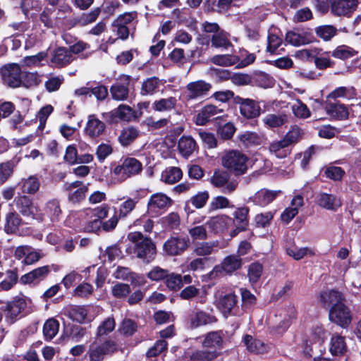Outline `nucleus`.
Returning <instances> with one entry per match:
<instances>
[{
  "label": "nucleus",
  "mask_w": 361,
  "mask_h": 361,
  "mask_svg": "<svg viewBox=\"0 0 361 361\" xmlns=\"http://www.w3.org/2000/svg\"><path fill=\"white\" fill-rule=\"evenodd\" d=\"M127 238L129 243L126 246V252L128 254L135 255L145 263H149L154 259L157 249L150 238L145 237L140 232L130 233Z\"/></svg>",
  "instance_id": "f257e3e1"
},
{
  "label": "nucleus",
  "mask_w": 361,
  "mask_h": 361,
  "mask_svg": "<svg viewBox=\"0 0 361 361\" xmlns=\"http://www.w3.org/2000/svg\"><path fill=\"white\" fill-rule=\"evenodd\" d=\"M221 166L235 177L243 176L249 169L248 157L238 149L226 151L221 157Z\"/></svg>",
  "instance_id": "f03ea898"
},
{
  "label": "nucleus",
  "mask_w": 361,
  "mask_h": 361,
  "mask_svg": "<svg viewBox=\"0 0 361 361\" xmlns=\"http://www.w3.org/2000/svg\"><path fill=\"white\" fill-rule=\"evenodd\" d=\"M31 302V299L23 295H18L8 302L4 310L6 322L13 324L24 314L27 313Z\"/></svg>",
  "instance_id": "7ed1b4c3"
},
{
  "label": "nucleus",
  "mask_w": 361,
  "mask_h": 361,
  "mask_svg": "<svg viewBox=\"0 0 361 361\" xmlns=\"http://www.w3.org/2000/svg\"><path fill=\"white\" fill-rule=\"evenodd\" d=\"M142 171V164L140 161L133 157H128L114 169L112 174L117 181L123 182L131 176L140 174Z\"/></svg>",
  "instance_id": "20e7f679"
},
{
  "label": "nucleus",
  "mask_w": 361,
  "mask_h": 361,
  "mask_svg": "<svg viewBox=\"0 0 361 361\" xmlns=\"http://www.w3.org/2000/svg\"><path fill=\"white\" fill-rule=\"evenodd\" d=\"M211 184L226 195H231L235 191L238 186V181L231 179L229 172L224 170L216 169L210 178Z\"/></svg>",
  "instance_id": "39448f33"
},
{
  "label": "nucleus",
  "mask_w": 361,
  "mask_h": 361,
  "mask_svg": "<svg viewBox=\"0 0 361 361\" xmlns=\"http://www.w3.org/2000/svg\"><path fill=\"white\" fill-rule=\"evenodd\" d=\"M0 75L4 85L11 88H16L22 85V71L16 63L8 64L0 70Z\"/></svg>",
  "instance_id": "423d86ee"
},
{
  "label": "nucleus",
  "mask_w": 361,
  "mask_h": 361,
  "mask_svg": "<svg viewBox=\"0 0 361 361\" xmlns=\"http://www.w3.org/2000/svg\"><path fill=\"white\" fill-rule=\"evenodd\" d=\"M190 240L186 237L171 236L163 245V250L169 256L182 255L189 247Z\"/></svg>",
  "instance_id": "0eeeda50"
},
{
  "label": "nucleus",
  "mask_w": 361,
  "mask_h": 361,
  "mask_svg": "<svg viewBox=\"0 0 361 361\" xmlns=\"http://www.w3.org/2000/svg\"><path fill=\"white\" fill-rule=\"evenodd\" d=\"M16 209L23 216L32 219H40L38 207L33 203L31 198L25 195H19L14 200Z\"/></svg>",
  "instance_id": "6e6552de"
},
{
  "label": "nucleus",
  "mask_w": 361,
  "mask_h": 361,
  "mask_svg": "<svg viewBox=\"0 0 361 361\" xmlns=\"http://www.w3.org/2000/svg\"><path fill=\"white\" fill-rule=\"evenodd\" d=\"M329 317L332 322L343 328L347 327L352 320L350 311L343 302L329 309Z\"/></svg>",
  "instance_id": "1a4fd4ad"
},
{
  "label": "nucleus",
  "mask_w": 361,
  "mask_h": 361,
  "mask_svg": "<svg viewBox=\"0 0 361 361\" xmlns=\"http://www.w3.org/2000/svg\"><path fill=\"white\" fill-rule=\"evenodd\" d=\"M226 116L223 109L212 104L204 106L197 114L195 123L197 125L203 126L211 120L223 118Z\"/></svg>",
  "instance_id": "9d476101"
},
{
  "label": "nucleus",
  "mask_w": 361,
  "mask_h": 361,
  "mask_svg": "<svg viewBox=\"0 0 361 361\" xmlns=\"http://www.w3.org/2000/svg\"><path fill=\"white\" fill-rule=\"evenodd\" d=\"M134 16L133 13H125L114 20L112 31L118 36V39L125 40L128 37L130 31L127 25L133 20Z\"/></svg>",
  "instance_id": "9b49d317"
},
{
  "label": "nucleus",
  "mask_w": 361,
  "mask_h": 361,
  "mask_svg": "<svg viewBox=\"0 0 361 361\" xmlns=\"http://www.w3.org/2000/svg\"><path fill=\"white\" fill-rule=\"evenodd\" d=\"M235 102L240 105V114L244 117L254 118L260 115L261 107L257 102L251 99H244L238 96L235 98Z\"/></svg>",
  "instance_id": "f8f14e48"
},
{
  "label": "nucleus",
  "mask_w": 361,
  "mask_h": 361,
  "mask_svg": "<svg viewBox=\"0 0 361 361\" xmlns=\"http://www.w3.org/2000/svg\"><path fill=\"white\" fill-rule=\"evenodd\" d=\"M50 272V266L44 265L39 267L23 275L20 278L19 281L23 285L37 284L44 280Z\"/></svg>",
  "instance_id": "ddd939ff"
},
{
  "label": "nucleus",
  "mask_w": 361,
  "mask_h": 361,
  "mask_svg": "<svg viewBox=\"0 0 361 361\" xmlns=\"http://www.w3.org/2000/svg\"><path fill=\"white\" fill-rule=\"evenodd\" d=\"M219 352L207 350L189 348L185 352V356L188 361H214L219 355Z\"/></svg>",
  "instance_id": "4468645a"
},
{
  "label": "nucleus",
  "mask_w": 361,
  "mask_h": 361,
  "mask_svg": "<svg viewBox=\"0 0 361 361\" xmlns=\"http://www.w3.org/2000/svg\"><path fill=\"white\" fill-rule=\"evenodd\" d=\"M212 88V85L204 80H197L189 82L186 87L187 98L196 99L202 98L207 94Z\"/></svg>",
  "instance_id": "2eb2a0df"
},
{
  "label": "nucleus",
  "mask_w": 361,
  "mask_h": 361,
  "mask_svg": "<svg viewBox=\"0 0 361 361\" xmlns=\"http://www.w3.org/2000/svg\"><path fill=\"white\" fill-rule=\"evenodd\" d=\"M224 333L222 331H210L202 336V346L207 350L219 352L223 348Z\"/></svg>",
  "instance_id": "dca6fc26"
},
{
  "label": "nucleus",
  "mask_w": 361,
  "mask_h": 361,
  "mask_svg": "<svg viewBox=\"0 0 361 361\" xmlns=\"http://www.w3.org/2000/svg\"><path fill=\"white\" fill-rule=\"evenodd\" d=\"M331 12L336 16H348L358 5L357 0H330Z\"/></svg>",
  "instance_id": "f3484780"
},
{
  "label": "nucleus",
  "mask_w": 361,
  "mask_h": 361,
  "mask_svg": "<svg viewBox=\"0 0 361 361\" xmlns=\"http://www.w3.org/2000/svg\"><path fill=\"white\" fill-rule=\"evenodd\" d=\"M66 191L68 192V197L73 202H79L82 200L88 190V184H83L81 181L76 180L64 185Z\"/></svg>",
  "instance_id": "a211bd4d"
},
{
  "label": "nucleus",
  "mask_w": 361,
  "mask_h": 361,
  "mask_svg": "<svg viewBox=\"0 0 361 361\" xmlns=\"http://www.w3.org/2000/svg\"><path fill=\"white\" fill-rule=\"evenodd\" d=\"M316 199L317 204L327 210L336 211L342 205L340 197L333 194L320 192Z\"/></svg>",
  "instance_id": "6ab92c4d"
},
{
  "label": "nucleus",
  "mask_w": 361,
  "mask_h": 361,
  "mask_svg": "<svg viewBox=\"0 0 361 361\" xmlns=\"http://www.w3.org/2000/svg\"><path fill=\"white\" fill-rule=\"evenodd\" d=\"M237 296L234 293H229L221 297L218 301L217 307L225 317L229 315H237L233 310L237 305Z\"/></svg>",
  "instance_id": "aec40b11"
},
{
  "label": "nucleus",
  "mask_w": 361,
  "mask_h": 361,
  "mask_svg": "<svg viewBox=\"0 0 361 361\" xmlns=\"http://www.w3.org/2000/svg\"><path fill=\"white\" fill-rule=\"evenodd\" d=\"M229 219L226 214H219L210 217L206 221V225L214 233H222L228 229Z\"/></svg>",
  "instance_id": "412c9836"
},
{
  "label": "nucleus",
  "mask_w": 361,
  "mask_h": 361,
  "mask_svg": "<svg viewBox=\"0 0 361 361\" xmlns=\"http://www.w3.org/2000/svg\"><path fill=\"white\" fill-rule=\"evenodd\" d=\"M105 128V123L92 114L88 116L85 132L91 137H97L104 133Z\"/></svg>",
  "instance_id": "4be33fe9"
},
{
  "label": "nucleus",
  "mask_w": 361,
  "mask_h": 361,
  "mask_svg": "<svg viewBox=\"0 0 361 361\" xmlns=\"http://www.w3.org/2000/svg\"><path fill=\"white\" fill-rule=\"evenodd\" d=\"M73 59V55L68 49L59 47L53 51L50 61L53 66L61 68L69 64Z\"/></svg>",
  "instance_id": "5701e85b"
},
{
  "label": "nucleus",
  "mask_w": 361,
  "mask_h": 361,
  "mask_svg": "<svg viewBox=\"0 0 361 361\" xmlns=\"http://www.w3.org/2000/svg\"><path fill=\"white\" fill-rule=\"evenodd\" d=\"M18 186L24 195H35L39 190V178L36 175H32L27 178H23L18 183Z\"/></svg>",
  "instance_id": "b1692460"
},
{
  "label": "nucleus",
  "mask_w": 361,
  "mask_h": 361,
  "mask_svg": "<svg viewBox=\"0 0 361 361\" xmlns=\"http://www.w3.org/2000/svg\"><path fill=\"white\" fill-rule=\"evenodd\" d=\"M319 300L324 307L329 308L343 302L344 298L340 292L332 289L321 292Z\"/></svg>",
  "instance_id": "393cba45"
},
{
  "label": "nucleus",
  "mask_w": 361,
  "mask_h": 361,
  "mask_svg": "<svg viewBox=\"0 0 361 361\" xmlns=\"http://www.w3.org/2000/svg\"><path fill=\"white\" fill-rule=\"evenodd\" d=\"M243 341L247 350L255 354H264L269 351V345L259 339L253 338L250 335H245Z\"/></svg>",
  "instance_id": "a878e982"
},
{
  "label": "nucleus",
  "mask_w": 361,
  "mask_h": 361,
  "mask_svg": "<svg viewBox=\"0 0 361 361\" xmlns=\"http://www.w3.org/2000/svg\"><path fill=\"white\" fill-rule=\"evenodd\" d=\"M123 84L116 83L112 85L110 88V92L112 98L117 101L126 100L128 97L129 90L128 85L130 81V77L124 75L122 77Z\"/></svg>",
  "instance_id": "bb28decb"
},
{
  "label": "nucleus",
  "mask_w": 361,
  "mask_h": 361,
  "mask_svg": "<svg viewBox=\"0 0 361 361\" xmlns=\"http://www.w3.org/2000/svg\"><path fill=\"white\" fill-rule=\"evenodd\" d=\"M289 115L285 113L268 114L262 118V123L268 128H278L286 124Z\"/></svg>",
  "instance_id": "cd10ccee"
},
{
  "label": "nucleus",
  "mask_w": 361,
  "mask_h": 361,
  "mask_svg": "<svg viewBox=\"0 0 361 361\" xmlns=\"http://www.w3.org/2000/svg\"><path fill=\"white\" fill-rule=\"evenodd\" d=\"M218 245V240H204L201 243H197L195 245L192 254L200 257H207L216 251Z\"/></svg>",
  "instance_id": "c85d7f7f"
},
{
  "label": "nucleus",
  "mask_w": 361,
  "mask_h": 361,
  "mask_svg": "<svg viewBox=\"0 0 361 361\" xmlns=\"http://www.w3.org/2000/svg\"><path fill=\"white\" fill-rule=\"evenodd\" d=\"M216 322V319L214 316L203 311H197L190 317V326L192 329L212 324Z\"/></svg>",
  "instance_id": "c756f323"
},
{
  "label": "nucleus",
  "mask_w": 361,
  "mask_h": 361,
  "mask_svg": "<svg viewBox=\"0 0 361 361\" xmlns=\"http://www.w3.org/2000/svg\"><path fill=\"white\" fill-rule=\"evenodd\" d=\"M313 38V36L308 32L299 33L290 31L287 32L285 39L288 43L295 47H299L312 42Z\"/></svg>",
  "instance_id": "7c9ffc66"
},
{
  "label": "nucleus",
  "mask_w": 361,
  "mask_h": 361,
  "mask_svg": "<svg viewBox=\"0 0 361 361\" xmlns=\"http://www.w3.org/2000/svg\"><path fill=\"white\" fill-rule=\"evenodd\" d=\"M291 206L286 208L281 214V218L282 221L288 223L298 213V209L303 206V197L298 195L291 200Z\"/></svg>",
  "instance_id": "2f4dec72"
},
{
  "label": "nucleus",
  "mask_w": 361,
  "mask_h": 361,
  "mask_svg": "<svg viewBox=\"0 0 361 361\" xmlns=\"http://www.w3.org/2000/svg\"><path fill=\"white\" fill-rule=\"evenodd\" d=\"M177 103L178 99L174 97L160 98L153 102L152 109L157 112H169L176 109Z\"/></svg>",
  "instance_id": "473e14b6"
},
{
  "label": "nucleus",
  "mask_w": 361,
  "mask_h": 361,
  "mask_svg": "<svg viewBox=\"0 0 361 361\" xmlns=\"http://www.w3.org/2000/svg\"><path fill=\"white\" fill-rule=\"evenodd\" d=\"M172 200L163 193H156L151 196L148 202L149 209H164L171 205Z\"/></svg>",
  "instance_id": "72a5a7b5"
},
{
  "label": "nucleus",
  "mask_w": 361,
  "mask_h": 361,
  "mask_svg": "<svg viewBox=\"0 0 361 361\" xmlns=\"http://www.w3.org/2000/svg\"><path fill=\"white\" fill-rule=\"evenodd\" d=\"M142 111L139 114L135 111L130 106L121 104L115 110V116L122 121L130 122L137 119L142 116Z\"/></svg>",
  "instance_id": "f704fd0d"
},
{
  "label": "nucleus",
  "mask_w": 361,
  "mask_h": 361,
  "mask_svg": "<svg viewBox=\"0 0 361 361\" xmlns=\"http://www.w3.org/2000/svg\"><path fill=\"white\" fill-rule=\"evenodd\" d=\"M249 208L247 207H238L233 212V223L238 226L240 230H246L248 226Z\"/></svg>",
  "instance_id": "c9c22d12"
},
{
  "label": "nucleus",
  "mask_w": 361,
  "mask_h": 361,
  "mask_svg": "<svg viewBox=\"0 0 361 361\" xmlns=\"http://www.w3.org/2000/svg\"><path fill=\"white\" fill-rule=\"evenodd\" d=\"M211 44L212 47L224 49H227L233 46L230 41V35L223 30L212 35Z\"/></svg>",
  "instance_id": "e433bc0d"
},
{
  "label": "nucleus",
  "mask_w": 361,
  "mask_h": 361,
  "mask_svg": "<svg viewBox=\"0 0 361 361\" xmlns=\"http://www.w3.org/2000/svg\"><path fill=\"white\" fill-rule=\"evenodd\" d=\"M289 145L283 138L279 140H274L269 145V150L274 154L277 158H285L289 154L290 152L288 149Z\"/></svg>",
  "instance_id": "4c0bfd02"
},
{
  "label": "nucleus",
  "mask_w": 361,
  "mask_h": 361,
  "mask_svg": "<svg viewBox=\"0 0 361 361\" xmlns=\"http://www.w3.org/2000/svg\"><path fill=\"white\" fill-rule=\"evenodd\" d=\"M178 149L185 157L190 156L196 149V142L190 136H183L178 141Z\"/></svg>",
  "instance_id": "58836bf2"
},
{
  "label": "nucleus",
  "mask_w": 361,
  "mask_h": 361,
  "mask_svg": "<svg viewBox=\"0 0 361 361\" xmlns=\"http://www.w3.org/2000/svg\"><path fill=\"white\" fill-rule=\"evenodd\" d=\"M139 135V129L133 126H129L121 130L118 137V140L123 146H128L130 145Z\"/></svg>",
  "instance_id": "ea45409f"
},
{
  "label": "nucleus",
  "mask_w": 361,
  "mask_h": 361,
  "mask_svg": "<svg viewBox=\"0 0 361 361\" xmlns=\"http://www.w3.org/2000/svg\"><path fill=\"white\" fill-rule=\"evenodd\" d=\"M233 207L234 205L226 197L217 195L211 200L208 207V212L212 213L217 210Z\"/></svg>",
  "instance_id": "a19ab883"
},
{
  "label": "nucleus",
  "mask_w": 361,
  "mask_h": 361,
  "mask_svg": "<svg viewBox=\"0 0 361 361\" xmlns=\"http://www.w3.org/2000/svg\"><path fill=\"white\" fill-rule=\"evenodd\" d=\"M160 85V80L158 78H149L142 82L140 94L143 96L152 95L157 92Z\"/></svg>",
  "instance_id": "79ce46f5"
},
{
  "label": "nucleus",
  "mask_w": 361,
  "mask_h": 361,
  "mask_svg": "<svg viewBox=\"0 0 361 361\" xmlns=\"http://www.w3.org/2000/svg\"><path fill=\"white\" fill-rule=\"evenodd\" d=\"M278 192L260 190L253 197V202L256 204L265 206L271 202L277 196Z\"/></svg>",
  "instance_id": "37998d69"
},
{
  "label": "nucleus",
  "mask_w": 361,
  "mask_h": 361,
  "mask_svg": "<svg viewBox=\"0 0 361 361\" xmlns=\"http://www.w3.org/2000/svg\"><path fill=\"white\" fill-rule=\"evenodd\" d=\"M182 171L179 168L171 166L162 172L161 180L168 184H174L182 178Z\"/></svg>",
  "instance_id": "c03bdc74"
},
{
  "label": "nucleus",
  "mask_w": 361,
  "mask_h": 361,
  "mask_svg": "<svg viewBox=\"0 0 361 361\" xmlns=\"http://www.w3.org/2000/svg\"><path fill=\"white\" fill-rule=\"evenodd\" d=\"M242 265V259L238 255H229L226 257L222 264L221 267L223 270L228 273L231 274L233 271L238 270L241 267Z\"/></svg>",
  "instance_id": "a18cd8bd"
},
{
  "label": "nucleus",
  "mask_w": 361,
  "mask_h": 361,
  "mask_svg": "<svg viewBox=\"0 0 361 361\" xmlns=\"http://www.w3.org/2000/svg\"><path fill=\"white\" fill-rule=\"evenodd\" d=\"M210 61L217 66H231L236 65L239 61V58L236 55L233 54H219L212 56Z\"/></svg>",
  "instance_id": "49530a36"
},
{
  "label": "nucleus",
  "mask_w": 361,
  "mask_h": 361,
  "mask_svg": "<svg viewBox=\"0 0 361 361\" xmlns=\"http://www.w3.org/2000/svg\"><path fill=\"white\" fill-rule=\"evenodd\" d=\"M304 130L299 126H292L283 137L290 146L300 142L304 136Z\"/></svg>",
  "instance_id": "de8ad7c7"
},
{
  "label": "nucleus",
  "mask_w": 361,
  "mask_h": 361,
  "mask_svg": "<svg viewBox=\"0 0 361 361\" xmlns=\"http://www.w3.org/2000/svg\"><path fill=\"white\" fill-rule=\"evenodd\" d=\"M44 210L51 221H59V216L61 214V209L58 200L53 199L48 201L46 203Z\"/></svg>",
  "instance_id": "09e8293b"
},
{
  "label": "nucleus",
  "mask_w": 361,
  "mask_h": 361,
  "mask_svg": "<svg viewBox=\"0 0 361 361\" xmlns=\"http://www.w3.org/2000/svg\"><path fill=\"white\" fill-rule=\"evenodd\" d=\"M329 350L333 355H343L346 350L344 338L337 334L333 336L330 341Z\"/></svg>",
  "instance_id": "8fccbe9b"
},
{
  "label": "nucleus",
  "mask_w": 361,
  "mask_h": 361,
  "mask_svg": "<svg viewBox=\"0 0 361 361\" xmlns=\"http://www.w3.org/2000/svg\"><path fill=\"white\" fill-rule=\"evenodd\" d=\"M327 112L330 116L338 120L347 119L349 116L348 108L345 105L341 104H329Z\"/></svg>",
  "instance_id": "3c124183"
},
{
  "label": "nucleus",
  "mask_w": 361,
  "mask_h": 361,
  "mask_svg": "<svg viewBox=\"0 0 361 361\" xmlns=\"http://www.w3.org/2000/svg\"><path fill=\"white\" fill-rule=\"evenodd\" d=\"M59 323L55 319H49L43 326V334L46 340L50 341L58 334Z\"/></svg>",
  "instance_id": "603ef678"
},
{
  "label": "nucleus",
  "mask_w": 361,
  "mask_h": 361,
  "mask_svg": "<svg viewBox=\"0 0 361 361\" xmlns=\"http://www.w3.org/2000/svg\"><path fill=\"white\" fill-rule=\"evenodd\" d=\"M137 204L136 199L128 197L119 205L118 213L120 219L127 218L135 209Z\"/></svg>",
  "instance_id": "864d4df0"
},
{
  "label": "nucleus",
  "mask_w": 361,
  "mask_h": 361,
  "mask_svg": "<svg viewBox=\"0 0 361 361\" xmlns=\"http://www.w3.org/2000/svg\"><path fill=\"white\" fill-rule=\"evenodd\" d=\"M21 219L16 212H10L6 216V223L4 227L7 233L16 232L21 224Z\"/></svg>",
  "instance_id": "5fc2aeb1"
},
{
  "label": "nucleus",
  "mask_w": 361,
  "mask_h": 361,
  "mask_svg": "<svg viewBox=\"0 0 361 361\" xmlns=\"http://www.w3.org/2000/svg\"><path fill=\"white\" fill-rule=\"evenodd\" d=\"M188 233L193 241L206 240L208 238L207 225L194 226L188 229Z\"/></svg>",
  "instance_id": "6e6d98bb"
},
{
  "label": "nucleus",
  "mask_w": 361,
  "mask_h": 361,
  "mask_svg": "<svg viewBox=\"0 0 361 361\" xmlns=\"http://www.w3.org/2000/svg\"><path fill=\"white\" fill-rule=\"evenodd\" d=\"M18 279L16 270H8L6 279L0 282V292L11 290L17 283Z\"/></svg>",
  "instance_id": "4d7b16f0"
},
{
  "label": "nucleus",
  "mask_w": 361,
  "mask_h": 361,
  "mask_svg": "<svg viewBox=\"0 0 361 361\" xmlns=\"http://www.w3.org/2000/svg\"><path fill=\"white\" fill-rule=\"evenodd\" d=\"M209 198V193L207 190L200 191L192 196L188 202L191 203L196 209H202L206 205Z\"/></svg>",
  "instance_id": "13d9d810"
},
{
  "label": "nucleus",
  "mask_w": 361,
  "mask_h": 361,
  "mask_svg": "<svg viewBox=\"0 0 361 361\" xmlns=\"http://www.w3.org/2000/svg\"><path fill=\"white\" fill-rule=\"evenodd\" d=\"M317 35L324 41H329L337 33V29L333 25H325L315 28Z\"/></svg>",
  "instance_id": "bf43d9fd"
},
{
  "label": "nucleus",
  "mask_w": 361,
  "mask_h": 361,
  "mask_svg": "<svg viewBox=\"0 0 361 361\" xmlns=\"http://www.w3.org/2000/svg\"><path fill=\"white\" fill-rule=\"evenodd\" d=\"M357 53L356 51L350 47L341 45L332 51L331 55L336 59L345 60L355 56Z\"/></svg>",
  "instance_id": "052dcab7"
},
{
  "label": "nucleus",
  "mask_w": 361,
  "mask_h": 361,
  "mask_svg": "<svg viewBox=\"0 0 361 361\" xmlns=\"http://www.w3.org/2000/svg\"><path fill=\"white\" fill-rule=\"evenodd\" d=\"M239 140L245 147H250L252 145H258L261 143L260 137L255 133L245 132L238 135Z\"/></svg>",
  "instance_id": "680f3d73"
},
{
  "label": "nucleus",
  "mask_w": 361,
  "mask_h": 361,
  "mask_svg": "<svg viewBox=\"0 0 361 361\" xmlns=\"http://www.w3.org/2000/svg\"><path fill=\"white\" fill-rule=\"evenodd\" d=\"M137 330V324L130 319H124L118 329L119 332L125 336H132Z\"/></svg>",
  "instance_id": "e2e57ef3"
},
{
  "label": "nucleus",
  "mask_w": 361,
  "mask_h": 361,
  "mask_svg": "<svg viewBox=\"0 0 361 361\" xmlns=\"http://www.w3.org/2000/svg\"><path fill=\"white\" fill-rule=\"evenodd\" d=\"M239 61L236 63V67L241 68L252 64L256 59V56L253 53H249L247 50L243 49L240 51Z\"/></svg>",
  "instance_id": "0e129e2a"
},
{
  "label": "nucleus",
  "mask_w": 361,
  "mask_h": 361,
  "mask_svg": "<svg viewBox=\"0 0 361 361\" xmlns=\"http://www.w3.org/2000/svg\"><path fill=\"white\" fill-rule=\"evenodd\" d=\"M101 13L99 8H96L89 13H83L78 19V23L81 26H85L88 24L94 23L99 17Z\"/></svg>",
  "instance_id": "69168bd1"
},
{
  "label": "nucleus",
  "mask_w": 361,
  "mask_h": 361,
  "mask_svg": "<svg viewBox=\"0 0 361 361\" xmlns=\"http://www.w3.org/2000/svg\"><path fill=\"white\" fill-rule=\"evenodd\" d=\"M293 114L299 118H307L310 116V111L301 101L297 100L291 107Z\"/></svg>",
  "instance_id": "338daca9"
},
{
  "label": "nucleus",
  "mask_w": 361,
  "mask_h": 361,
  "mask_svg": "<svg viewBox=\"0 0 361 361\" xmlns=\"http://www.w3.org/2000/svg\"><path fill=\"white\" fill-rule=\"evenodd\" d=\"M165 279L166 286L171 290H176L183 286V280L180 274L168 273Z\"/></svg>",
  "instance_id": "774afa93"
}]
</instances>
